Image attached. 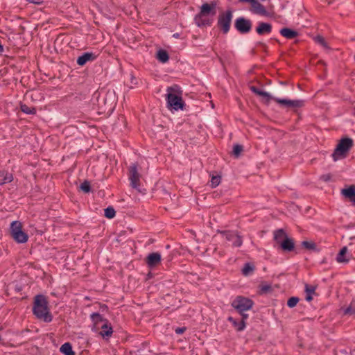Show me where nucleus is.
Listing matches in <instances>:
<instances>
[{
    "label": "nucleus",
    "instance_id": "obj_24",
    "mask_svg": "<svg viewBox=\"0 0 355 355\" xmlns=\"http://www.w3.org/2000/svg\"><path fill=\"white\" fill-rule=\"evenodd\" d=\"M12 180V175L5 171H0V185Z\"/></svg>",
    "mask_w": 355,
    "mask_h": 355
},
{
    "label": "nucleus",
    "instance_id": "obj_34",
    "mask_svg": "<svg viewBox=\"0 0 355 355\" xmlns=\"http://www.w3.org/2000/svg\"><path fill=\"white\" fill-rule=\"evenodd\" d=\"M299 302V298L297 297H291L287 302V305L290 308H293L297 305Z\"/></svg>",
    "mask_w": 355,
    "mask_h": 355
},
{
    "label": "nucleus",
    "instance_id": "obj_22",
    "mask_svg": "<svg viewBox=\"0 0 355 355\" xmlns=\"http://www.w3.org/2000/svg\"><path fill=\"white\" fill-rule=\"evenodd\" d=\"M315 286L305 285V292H306V300L308 302H311L313 300V295H315Z\"/></svg>",
    "mask_w": 355,
    "mask_h": 355
},
{
    "label": "nucleus",
    "instance_id": "obj_30",
    "mask_svg": "<svg viewBox=\"0 0 355 355\" xmlns=\"http://www.w3.org/2000/svg\"><path fill=\"white\" fill-rule=\"evenodd\" d=\"M21 110L26 114H35L36 113V110L33 107H29L26 104L21 105Z\"/></svg>",
    "mask_w": 355,
    "mask_h": 355
},
{
    "label": "nucleus",
    "instance_id": "obj_26",
    "mask_svg": "<svg viewBox=\"0 0 355 355\" xmlns=\"http://www.w3.org/2000/svg\"><path fill=\"white\" fill-rule=\"evenodd\" d=\"M228 320L232 323L233 326L239 331H243L245 327V322L243 320H241V322H237L232 317H229Z\"/></svg>",
    "mask_w": 355,
    "mask_h": 355
},
{
    "label": "nucleus",
    "instance_id": "obj_42",
    "mask_svg": "<svg viewBox=\"0 0 355 355\" xmlns=\"http://www.w3.org/2000/svg\"><path fill=\"white\" fill-rule=\"evenodd\" d=\"M242 315V320L245 322V320L248 318V315L246 313H244V312H242V313H240Z\"/></svg>",
    "mask_w": 355,
    "mask_h": 355
},
{
    "label": "nucleus",
    "instance_id": "obj_43",
    "mask_svg": "<svg viewBox=\"0 0 355 355\" xmlns=\"http://www.w3.org/2000/svg\"><path fill=\"white\" fill-rule=\"evenodd\" d=\"M254 0H239V1H242V2H248V3H250L251 4L253 3Z\"/></svg>",
    "mask_w": 355,
    "mask_h": 355
},
{
    "label": "nucleus",
    "instance_id": "obj_14",
    "mask_svg": "<svg viewBox=\"0 0 355 355\" xmlns=\"http://www.w3.org/2000/svg\"><path fill=\"white\" fill-rule=\"evenodd\" d=\"M96 58V56L93 53L87 52L79 56L77 59V64L80 66H83L89 61H93Z\"/></svg>",
    "mask_w": 355,
    "mask_h": 355
},
{
    "label": "nucleus",
    "instance_id": "obj_7",
    "mask_svg": "<svg viewBox=\"0 0 355 355\" xmlns=\"http://www.w3.org/2000/svg\"><path fill=\"white\" fill-rule=\"evenodd\" d=\"M232 17V12L231 10H227L218 16V26L225 34L227 33L230 31Z\"/></svg>",
    "mask_w": 355,
    "mask_h": 355
},
{
    "label": "nucleus",
    "instance_id": "obj_16",
    "mask_svg": "<svg viewBox=\"0 0 355 355\" xmlns=\"http://www.w3.org/2000/svg\"><path fill=\"white\" fill-rule=\"evenodd\" d=\"M288 236L283 229H279L274 232V240L277 245L279 246L286 240Z\"/></svg>",
    "mask_w": 355,
    "mask_h": 355
},
{
    "label": "nucleus",
    "instance_id": "obj_28",
    "mask_svg": "<svg viewBox=\"0 0 355 355\" xmlns=\"http://www.w3.org/2000/svg\"><path fill=\"white\" fill-rule=\"evenodd\" d=\"M254 270V266L250 263H246L242 269V274L244 276H248L249 275L252 274Z\"/></svg>",
    "mask_w": 355,
    "mask_h": 355
},
{
    "label": "nucleus",
    "instance_id": "obj_5",
    "mask_svg": "<svg viewBox=\"0 0 355 355\" xmlns=\"http://www.w3.org/2000/svg\"><path fill=\"white\" fill-rule=\"evenodd\" d=\"M10 232L12 238L18 243H24L28 239V234L22 230V224L18 220L11 223Z\"/></svg>",
    "mask_w": 355,
    "mask_h": 355
},
{
    "label": "nucleus",
    "instance_id": "obj_8",
    "mask_svg": "<svg viewBox=\"0 0 355 355\" xmlns=\"http://www.w3.org/2000/svg\"><path fill=\"white\" fill-rule=\"evenodd\" d=\"M225 239L232 243V246L240 247L242 245V237L239 235L236 232L232 231H220L219 232Z\"/></svg>",
    "mask_w": 355,
    "mask_h": 355
},
{
    "label": "nucleus",
    "instance_id": "obj_6",
    "mask_svg": "<svg viewBox=\"0 0 355 355\" xmlns=\"http://www.w3.org/2000/svg\"><path fill=\"white\" fill-rule=\"evenodd\" d=\"M253 304L252 300L248 297L237 296L231 304L239 313H242V312L251 309Z\"/></svg>",
    "mask_w": 355,
    "mask_h": 355
},
{
    "label": "nucleus",
    "instance_id": "obj_32",
    "mask_svg": "<svg viewBox=\"0 0 355 355\" xmlns=\"http://www.w3.org/2000/svg\"><path fill=\"white\" fill-rule=\"evenodd\" d=\"M116 214L114 208L109 207L105 209V216L107 218H112L114 217Z\"/></svg>",
    "mask_w": 355,
    "mask_h": 355
},
{
    "label": "nucleus",
    "instance_id": "obj_31",
    "mask_svg": "<svg viewBox=\"0 0 355 355\" xmlns=\"http://www.w3.org/2000/svg\"><path fill=\"white\" fill-rule=\"evenodd\" d=\"M344 314L355 315V300L352 301L349 306L344 310Z\"/></svg>",
    "mask_w": 355,
    "mask_h": 355
},
{
    "label": "nucleus",
    "instance_id": "obj_3",
    "mask_svg": "<svg viewBox=\"0 0 355 355\" xmlns=\"http://www.w3.org/2000/svg\"><path fill=\"white\" fill-rule=\"evenodd\" d=\"M216 4L214 2L211 3H205L202 5L200 12L195 16V23L198 26H204L210 25L211 21L207 18L209 15L214 16L216 15Z\"/></svg>",
    "mask_w": 355,
    "mask_h": 355
},
{
    "label": "nucleus",
    "instance_id": "obj_40",
    "mask_svg": "<svg viewBox=\"0 0 355 355\" xmlns=\"http://www.w3.org/2000/svg\"><path fill=\"white\" fill-rule=\"evenodd\" d=\"M186 330V328L185 327H178L175 329V332L178 334H183Z\"/></svg>",
    "mask_w": 355,
    "mask_h": 355
},
{
    "label": "nucleus",
    "instance_id": "obj_12",
    "mask_svg": "<svg viewBox=\"0 0 355 355\" xmlns=\"http://www.w3.org/2000/svg\"><path fill=\"white\" fill-rule=\"evenodd\" d=\"M161 254L158 252L149 254L146 258V263L150 268L157 266L161 262Z\"/></svg>",
    "mask_w": 355,
    "mask_h": 355
},
{
    "label": "nucleus",
    "instance_id": "obj_45",
    "mask_svg": "<svg viewBox=\"0 0 355 355\" xmlns=\"http://www.w3.org/2000/svg\"><path fill=\"white\" fill-rule=\"evenodd\" d=\"M269 288V286L263 287V291H267Z\"/></svg>",
    "mask_w": 355,
    "mask_h": 355
},
{
    "label": "nucleus",
    "instance_id": "obj_18",
    "mask_svg": "<svg viewBox=\"0 0 355 355\" xmlns=\"http://www.w3.org/2000/svg\"><path fill=\"white\" fill-rule=\"evenodd\" d=\"M279 247L283 251L291 252L294 250L295 248L294 241L293 239L288 237Z\"/></svg>",
    "mask_w": 355,
    "mask_h": 355
},
{
    "label": "nucleus",
    "instance_id": "obj_39",
    "mask_svg": "<svg viewBox=\"0 0 355 355\" xmlns=\"http://www.w3.org/2000/svg\"><path fill=\"white\" fill-rule=\"evenodd\" d=\"M331 175L330 173H327L322 175L320 178V180H321L323 182H329L331 180Z\"/></svg>",
    "mask_w": 355,
    "mask_h": 355
},
{
    "label": "nucleus",
    "instance_id": "obj_41",
    "mask_svg": "<svg viewBox=\"0 0 355 355\" xmlns=\"http://www.w3.org/2000/svg\"><path fill=\"white\" fill-rule=\"evenodd\" d=\"M27 1H28L29 3H34V4H40L42 1L41 0H26Z\"/></svg>",
    "mask_w": 355,
    "mask_h": 355
},
{
    "label": "nucleus",
    "instance_id": "obj_4",
    "mask_svg": "<svg viewBox=\"0 0 355 355\" xmlns=\"http://www.w3.org/2000/svg\"><path fill=\"white\" fill-rule=\"evenodd\" d=\"M353 144L354 141L351 138L341 139L332 154L333 159L337 161L345 158Z\"/></svg>",
    "mask_w": 355,
    "mask_h": 355
},
{
    "label": "nucleus",
    "instance_id": "obj_10",
    "mask_svg": "<svg viewBox=\"0 0 355 355\" xmlns=\"http://www.w3.org/2000/svg\"><path fill=\"white\" fill-rule=\"evenodd\" d=\"M235 28L241 33L250 32L252 28V22L249 19L239 17L235 21Z\"/></svg>",
    "mask_w": 355,
    "mask_h": 355
},
{
    "label": "nucleus",
    "instance_id": "obj_38",
    "mask_svg": "<svg viewBox=\"0 0 355 355\" xmlns=\"http://www.w3.org/2000/svg\"><path fill=\"white\" fill-rule=\"evenodd\" d=\"M302 245L304 248H306V249H308V250H312V249H314V248H315V243H311V242H309V241H303V242L302 243Z\"/></svg>",
    "mask_w": 355,
    "mask_h": 355
},
{
    "label": "nucleus",
    "instance_id": "obj_1",
    "mask_svg": "<svg viewBox=\"0 0 355 355\" xmlns=\"http://www.w3.org/2000/svg\"><path fill=\"white\" fill-rule=\"evenodd\" d=\"M166 99L167 107L175 110H182L184 101L182 98V91L177 85H173L166 89Z\"/></svg>",
    "mask_w": 355,
    "mask_h": 355
},
{
    "label": "nucleus",
    "instance_id": "obj_19",
    "mask_svg": "<svg viewBox=\"0 0 355 355\" xmlns=\"http://www.w3.org/2000/svg\"><path fill=\"white\" fill-rule=\"evenodd\" d=\"M101 331L100 332V334L103 337H110L113 333L112 327L110 324L108 323V322H105L102 324L101 327Z\"/></svg>",
    "mask_w": 355,
    "mask_h": 355
},
{
    "label": "nucleus",
    "instance_id": "obj_46",
    "mask_svg": "<svg viewBox=\"0 0 355 355\" xmlns=\"http://www.w3.org/2000/svg\"><path fill=\"white\" fill-rule=\"evenodd\" d=\"M354 115L355 116V106H354Z\"/></svg>",
    "mask_w": 355,
    "mask_h": 355
},
{
    "label": "nucleus",
    "instance_id": "obj_33",
    "mask_svg": "<svg viewBox=\"0 0 355 355\" xmlns=\"http://www.w3.org/2000/svg\"><path fill=\"white\" fill-rule=\"evenodd\" d=\"M243 148L241 145L236 144L234 146L233 148V154L236 157H238L241 152L243 151Z\"/></svg>",
    "mask_w": 355,
    "mask_h": 355
},
{
    "label": "nucleus",
    "instance_id": "obj_15",
    "mask_svg": "<svg viewBox=\"0 0 355 355\" xmlns=\"http://www.w3.org/2000/svg\"><path fill=\"white\" fill-rule=\"evenodd\" d=\"M251 11L255 14L265 16L267 15V11L264 6L260 3L257 0H254L251 4Z\"/></svg>",
    "mask_w": 355,
    "mask_h": 355
},
{
    "label": "nucleus",
    "instance_id": "obj_25",
    "mask_svg": "<svg viewBox=\"0 0 355 355\" xmlns=\"http://www.w3.org/2000/svg\"><path fill=\"white\" fill-rule=\"evenodd\" d=\"M60 351L64 355H75V352L72 349L71 345L69 343H65L60 348Z\"/></svg>",
    "mask_w": 355,
    "mask_h": 355
},
{
    "label": "nucleus",
    "instance_id": "obj_20",
    "mask_svg": "<svg viewBox=\"0 0 355 355\" xmlns=\"http://www.w3.org/2000/svg\"><path fill=\"white\" fill-rule=\"evenodd\" d=\"M280 34L286 39H293L298 36V33L288 28H283L280 30Z\"/></svg>",
    "mask_w": 355,
    "mask_h": 355
},
{
    "label": "nucleus",
    "instance_id": "obj_35",
    "mask_svg": "<svg viewBox=\"0 0 355 355\" xmlns=\"http://www.w3.org/2000/svg\"><path fill=\"white\" fill-rule=\"evenodd\" d=\"M220 179H221L220 176H219V175L212 176L211 180V187L212 188L217 187L220 182Z\"/></svg>",
    "mask_w": 355,
    "mask_h": 355
},
{
    "label": "nucleus",
    "instance_id": "obj_23",
    "mask_svg": "<svg viewBox=\"0 0 355 355\" xmlns=\"http://www.w3.org/2000/svg\"><path fill=\"white\" fill-rule=\"evenodd\" d=\"M347 247H343L340 251L339 252V253L337 255V257H336V261L338 262V263H347L349 261V259L346 258V254H347Z\"/></svg>",
    "mask_w": 355,
    "mask_h": 355
},
{
    "label": "nucleus",
    "instance_id": "obj_36",
    "mask_svg": "<svg viewBox=\"0 0 355 355\" xmlns=\"http://www.w3.org/2000/svg\"><path fill=\"white\" fill-rule=\"evenodd\" d=\"M80 189L85 193H89L91 190L90 184L88 181H85L80 184Z\"/></svg>",
    "mask_w": 355,
    "mask_h": 355
},
{
    "label": "nucleus",
    "instance_id": "obj_13",
    "mask_svg": "<svg viewBox=\"0 0 355 355\" xmlns=\"http://www.w3.org/2000/svg\"><path fill=\"white\" fill-rule=\"evenodd\" d=\"M341 194L355 205V185H351L347 188L343 189Z\"/></svg>",
    "mask_w": 355,
    "mask_h": 355
},
{
    "label": "nucleus",
    "instance_id": "obj_29",
    "mask_svg": "<svg viewBox=\"0 0 355 355\" xmlns=\"http://www.w3.org/2000/svg\"><path fill=\"white\" fill-rule=\"evenodd\" d=\"M92 320L94 322L95 326H97L100 322H107L105 320H103V317L98 313H94L91 315Z\"/></svg>",
    "mask_w": 355,
    "mask_h": 355
},
{
    "label": "nucleus",
    "instance_id": "obj_11",
    "mask_svg": "<svg viewBox=\"0 0 355 355\" xmlns=\"http://www.w3.org/2000/svg\"><path fill=\"white\" fill-rule=\"evenodd\" d=\"M272 100L281 105L288 107H301L304 105L303 101L300 100L282 99L273 96Z\"/></svg>",
    "mask_w": 355,
    "mask_h": 355
},
{
    "label": "nucleus",
    "instance_id": "obj_17",
    "mask_svg": "<svg viewBox=\"0 0 355 355\" xmlns=\"http://www.w3.org/2000/svg\"><path fill=\"white\" fill-rule=\"evenodd\" d=\"M272 31V26L268 23L260 22L256 28V31L259 35L268 34Z\"/></svg>",
    "mask_w": 355,
    "mask_h": 355
},
{
    "label": "nucleus",
    "instance_id": "obj_9",
    "mask_svg": "<svg viewBox=\"0 0 355 355\" xmlns=\"http://www.w3.org/2000/svg\"><path fill=\"white\" fill-rule=\"evenodd\" d=\"M129 179L133 188H138L140 185V174L138 172V166L133 164L129 168Z\"/></svg>",
    "mask_w": 355,
    "mask_h": 355
},
{
    "label": "nucleus",
    "instance_id": "obj_44",
    "mask_svg": "<svg viewBox=\"0 0 355 355\" xmlns=\"http://www.w3.org/2000/svg\"><path fill=\"white\" fill-rule=\"evenodd\" d=\"M3 46L0 44V52H3Z\"/></svg>",
    "mask_w": 355,
    "mask_h": 355
},
{
    "label": "nucleus",
    "instance_id": "obj_21",
    "mask_svg": "<svg viewBox=\"0 0 355 355\" xmlns=\"http://www.w3.org/2000/svg\"><path fill=\"white\" fill-rule=\"evenodd\" d=\"M250 90L256 94L257 95H259L260 96H262L266 98V102L268 103L270 100H272V96L268 92H263L256 87L255 86H251Z\"/></svg>",
    "mask_w": 355,
    "mask_h": 355
},
{
    "label": "nucleus",
    "instance_id": "obj_2",
    "mask_svg": "<svg viewBox=\"0 0 355 355\" xmlns=\"http://www.w3.org/2000/svg\"><path fill=\"white\" fill-rule=\"evenodd\" d=\"M33 311L37 318L45 322L52 320L51 315L48 309V301L44 295H38L35 296Z\"/></svg>",
    "mask_w": 355,
    "mask_h": 355
},
{
    "label": "nucleus",
    "instance_id": "obj_27",
    "mask_svg": "<svg viewBox=\"0 0 355 355\" xmlns=\"http://www.w3.org/2000/svg\"><path fill=\"white\" fill-rule=\"evenodd\" d=\"M156 58L162 63L166 62L169 59L168 53L165 50L162 49L157 51Z\"/></svg>",
    "mask_w": 355,
    "mask_h": 355
},
{
    "label": "nucleus",
    "instance_id": "obj_37",
    "mask_svg": "<svg viewBox=\"0 0 355 355\" xmlns=\"http://www.w3.org/2000/svg\"><path fill=\"white\" fill-rule=\"evenodd\" d=\"M315 41L320 44V45H322L323 47L324 48H327V42H325L324 39L323 37L320 36V35H318L317 37H315Z\"/></svg>",
    "mask_w": 355,
    "mask_h": 355
}]
</instances>
